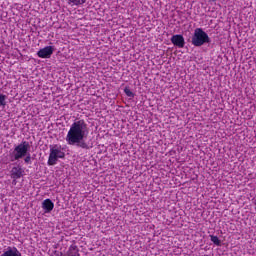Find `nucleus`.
Instances as JSON below:
<instances>
[{
    "label": "nucleus",
    "mask_w": 256,
    "mask_h": 256,
    "mask_svg": "<svg viewBox=\"0 0 256 256\" xmlns=\"http://www.w3.org/2000/svg\"><path fill=\"white\" fill-rule=\"evenodd\" d=\"M124 93H126L127 97H134L133 92L129 88H125Z\"/></svg>",
    "instance_id": "nucleus-12"
},
{
    "label": "nucleus",
    "mask_w": 256,
    "mask_h": 256,
    "mask_svg": "<svg viewBox=\"0 0 256 256\" xmlns=\"http://www.w3.org/2000/svg\"><path fill=\"white\" fill-rule=\"evenodd\" d=\"M68 256H79V252H77L75 248H70L68 251Z\"/></svg>",
    "instance_id": "nucleus-11"
},
{
    "label": "nucleus",
    "mask_w": 256,
    "mask_h": 256,
    "mask_svg": "<svg viewBox=\"0 0 256 256\" xmlns=\"http://www.w3.org/2000/svg\"><path fill=\"white\" fill-rule=\"evenodd\" d=\"M63 157H65V152L61 151L58 145L50 146L48 165H56L58 159H63Z\"/></svg>",
    "instance_id": "nucleus-3"
},
{
    "label": "nucleus",
    "mask_w": 256,
    "mask_h": 256,
    "mask_svg": "<svg viewBox=\"0 0 256 256\" xmlns=\"http://www.w3.org/2000/svg\"><path fill=\"white\" fill-rule=\"evenodd\" d=\"M209 41V35H207L203 29L196 28L194 30L192 36V45H194V47H201L202 45H205V43H209Z\"/></svg>",
    "instance_id": "nucleus-2"
},
{
    "label": "nucleus",
    "mask_w": 256,
    "mask_h": 256,
    "mask_svg": "<svg viewBox=\"0 0 256 256\" xmlns=\"http://www.w3.org/2000/svg\"><path fill=\"white\" fill-rule=\"evenodd\" d=\"M171 42L176 47H179L180 49H183L185 47V38H183V35H174L171 38Z\"/></svg>",
    "instance_id": "nucleus-6"
},
{
    "label": "nucleus",
    "mask_w": 256,
    "mask_h": 256,
    "mask_svg": "<svg viewBox=\"0 0 256 256\" xmlns=\"http://www.w3.org/2000/svg\"><path fill=\"white\" fill-rule=\"evenodd\" d=\"M87 0H68L69 5H83Z\"/></svg>",
    "instance_id": "nucleus-9"
},
{
    "label": "nucleus",
    "mask_w": 256,
    "mask_h": 256,
    "mask_svg": "<svg viewBox=\"0 0 256 256\" xmlns=\"http://www.w3.org/2000/svg\"><path fill=\"white\" fill-rule=\"evenodd\" d=\"M10 173L12 179H21V177H23V168H21V166H15Z\"/></svg>",
    "instance_id": "nucleus-7"
},
{
    "label": "nucleus",
    "mask_w": 256,
    "mask_h": 256,
    "mask_svg": "<svg viewBox=\"0 0 256 256\" xmlns=\"http://www.w3.org/2000/svg\"><path fill=\"white\" fill-rule=\"evenodd\" d=\"M211 237V241H212V243H214V245H221V240H219V237H217V236H210Z\"/></svg>",
    "instance_id": "nucleus-10"
},
{
    "label": "nucleus",
    "mask_w": 256,
    "mask_h": 256,
    "mask_svg": "<svg viewBox=\"0 0 256 256\" xmlns=\"http://www.w3.org/2000/svg\"><path fill=\"white\" fill-rule=\"evenodd\" d=\"M0 105L5 106V95H0Z\"/></svg>",
    "instance_id": "nucleus-13"
},
{
    "label": "nucleus",
    "mask_w": 256,
    "mask_h": 256,
    "mask_svg": "<svg viewBox=\"0 0 256 256\" xmlns=\"http://www.w3.org/2000/svg\"><path fill=\"white\" fill-rule=\"evenodd\" d=\"M87 135H89L87 124L84 120H79L71 125L66 136V142L68 145H77L85 149L87 148V144L83 141L87 138Z\"/></svg>",
    "instance_id": "nucleus-1"
},
{
    "label": "nucleus",
    "mask_w": 256,
    "mask_h": 256,
    "mask_svg": "<svg viewBox=\"0 0 256 256\" xmlns=\"http://www.w3.org/2000/svg\"><path fill=\"white\" fill-rule=\"evenodd\" d=\"M53 46H46L37 52L38 57L41 59H49L53 55Z\"/></svg>",
    "instance_id": "nucleus-5"
},
{
    "label": "nucleus",
    "mask_w": 256,
    "mask_h": 256,
    "mask_svg": "<svg viewBox=\"0 0 256 256\" xmlns=\"http://www.w3.org/2000/svg\"><path fill=\"white\" fill-rule=\"evenodd\" d=\"M55 204L51 199H46L42 202V209H44L45 213H51L52 209H54Z\"/></svg>",
    "instance_id": "nucleus-8"
},
{
    "label": "nucleus",
    "mask_w": 256,
    "mask_h": 256,
    "mask_svg": "<svg viewBox=\"0 0 256 256\" xmlns=\"http://www.w3.org/2000/svg\"><path fill=\"white\" fill-rule=\"evenodd\" d=\"M29 149H31V146L27 141H23L18 146H16L13 151L14 161H19V159H23V157L27 155Z\"/></svg>",
    "instance_id": "nucleus-4"
},
{
    "label": "nucleus",
    "mask_w": 256,
    "mask_h": 256,
    "mask_svg": "<svg viewBox=\"0 0 256 256\" xmlns=\"http://www.w3.org/2000/svg\"><path fill=\"white\" fill-rule=\"evenodd\" d=\"M25 163H31V155H28L25 159H24Z\"/></svg>",
    "instance_id": "nucleus-14"
}]
</instances>
